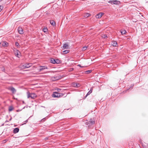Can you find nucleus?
<instances>
[{
  "instance_id": "f257e3e1",
  "label": "nucleus",
  "mask_w": 148,
  "mask_h": 148,
  "mask_svg": "<svg viewBox=\"0 0 148 148\" xmlns=\"http://www.w3.org/2000/svg\"><path fill=\"white\" fill-rule=\"evenodd\" d=\"M27 98H31L32 99H34L37 97L36 95L34 93H30L29 92H27Z\"/></svg>"
},
{
  "instance_id": "f03ea898",
  "label": "nucleus",
  "mask_w": 148,
  "mask_h": 148,
  "mask_svg": "<svg viewBox=\"0 0 148 148\" xmlns=\"http://www.w3.org/2000/svg\"><path fill=\"white\" fill-rule=\"evenodd\" d=\"M61 78V76L57 75H55L54 76L51 77V80L53 81L58 80Z\"/></svg>"
},
{
  "instance_id": "7ed1b4c3",
  "label": "nucleus",
  "mask_w": 148,
  "mask_h": 148,
  "mask_svg": "<svg viewBox=\"0 0 148 148\" xmlns=\"http://www.w3.org/2000/svg\"><path fill=\"white\" fill-rule=\"evenodd\" d=\"M61 93H58L57 92H53V97H59L61 96Z\"/></svg>"
},
{
  "instance_id": "20e7f679",
  "label": "nucleus",
  "mask_w": 148,
  "mask_h": 148,
  "mask_svg": "<svg viewBox=\"0 0 148 148\" xmlns=\"http://www.w3.org/2000/svg\"><path fill=\"white\" fill-rule=\"evenodd\" d=\"M32 64V63H26L23 65V66L24 68H27L31 66Z\"/></svg>"
},
{
  "instance_id": "39448f33",
  "label": "nucleus",
  "mask_w": 148,
  "mask_h": 148,
  "mask_svg": "<svg viewBox=\"0 0 148 148\" xmlns=\"http://www.w3.org/2000/svg\"><path fill=\"white\" fill-rule=\"evenodd\" d=\"M8 89L11 91L12 93L14 94L16 92V90L15 88L12 86L8 88Z\"/></svg>"
},
{
  "instance_id": "423d86ee",
  "label": "nucleus",
  "mask_w": 148,
  "mask_h": 148,
  "mask_svg": "<svg viewBox=\"0 0 148 148\" xmlns=\"http://www.w3.org/2000/svg\"><path fill=\"white\" fill-rule=\"evenodd\" d=\"M9 45L8 43L5 41L2 42L0 43V46H7Z\"/></svg>"
},
{
  "instance_id": "0eeeda50",
  "label": "nucleus",
  "mask_w": 148,
  "mask_h": 148,
  "mask_svg": "<svg viewBox=\"0 0 148 148\" xmlns=\"http://www.w3.org/2000/svg\"><path fill=\"white\" fill-rule=\"evenodd\" d=\"M40 68L39 69V71H42L44 70V69H47V67L46 66H40Z\"/></svg>"
},
{
  "instance_id": "6e6552de",
  "label": "nucleus",
  "mask_w": 148,
  "mask_h": 148,
  "mask_svg": "<svg viewBox=\"0 0 148 148\" xmlns=\"http://www.w3.org/2000/svg\"><path fill=\"white\" fill-rule=\"evenodd\" d=\"M18 32L20 34H23V29L21 27H19L18 28Z\"/></svg>"
},
{
  "instance_id": "1a4fd4ad",
  "label": "nucleus",
  "mask_w": 148,
  "mask_h": 148,
  "mask_svg": "<svg viewBox=\"0 0 148 148\" xmlns=\"http://www.w3.org/2000/svg\"><path fill=\"white\" fill-rule=\"evenodd\" d=\"M104 14V13L102 12H100L99 14H97L96 16L95 17L97 18H100Z\"/></svg>"
},
{
  "instance_id": "9d476101",
  "label": "nucleus",
  "mask_w": 148,
  "mask_h": 148,
  "mask_svg": "<svg viewBox=\"0 0 148 148\" xmlns=\"http://www.w3.org/2000/svg\"><path fill=\"white\" fill-rule=\"evenodd\" d=\"M69 52L70 50L68 49L63 51V52H61V53L62 55H64L69 53Z\"/></svg>"
},
{
  "instance_id": "9b49d317",
  "label": "nucleus",
  "mask_w": 148,
  "mask_h": 148,
  "mask_svg": "<svg viewBox=\"0 0 148 148\" xmlns=\"http://www.w3.org/2000/svg\"><path fill=\"white\" fill-rule=\"evenodd\" d=\"M73 86L74 87L78 88L80 86V85L78 83H73Z\"/></svg>"
},
{
  "instance_id": "f8f14e48",
  "label": "nucleus",
  "mask_w": 148,
  "mask_h": 148,
  "mask_svg": "<svg viewBox=\"0 0 148 148\" xmlns=\"http://www.w3.org/2000/svg\"><path fill=\"white\" fill-rule=\"evenodd\" d=\"M19 129L18 128H16L13 130V133L14 134H16L18 132Z\"/></svg>"
},
{
  "instance_id": "ddd939ff",
  "label": "nucleus",
  "mask_w": 148,
  "mask_h": 148,
  "mask_svg": "<svg viewBox=\"0 0 148 148\" xmlns=\"http://www.w3.org/2000/svg\"><path fill=\"white\" fill-rule=\"evenodd\" d=\"M92 88H90V90L88 92L87 94L86 95V97L88 95L90 94L92 92Z\"/></svg>"
},
{
  "instance_id": "4468645a",
  "label": "nucleus",
  "mask_w": 148,
  "mask_h": 148,
  "mask_svg": "<svg viewBox=\"0 0 148 148\" xmlns=\"http://www.w3.org/2000/svg\"><path fill=\"white\" fill-rule=\"evenodd\" d=\"M120 3V2L116 0H113V4L115 5H118Z\"/></svg>"
},
{
  "instance_id": "2eb2a0df",
  "label": "nucleus",
  "mask_w": 148,
  "mask_h": 148,
  "mask_svg": "<svg viewBox=\"0 0 148 148\" xmlns=\"http://www.w3.org/2000/svg\"><path fill=\"white\" fill-rule=\"evenodd\" d=\"M50 62L51 63L55 64H56V60L54 59L53 58H51L50 59Z\"/></svg>"
},
{
  "instance_id": "dca6fc26",
  "label": "nucleus",
  "mask_w": 148,
  "mask_h": 148,
  "mask_svg": "<svg viewBox=\"0 0 148 148\" xmlns=\"http://www.w3.org/2000/svg\"><path fill=\"white\" fill-rule=\"evenodd\" d=\"M68 47H61L62 49H61V51H62V52H63V51L69 49Z\"/></svg>"
},
{
  "instance_id": "f3484780",
  "label": "nucleus",
  "mask_w": 148,
  "mask_h": 148,
  "mask_svg": "<svg viewBox=\"0 0 148 148\" xmlns=\"http://www.w3.org/2000/svg\"><path fill=\"white\" fill-rule=\"evenodd\" d=\"M19 53L20 52L18 51L17 50L14 53L16 56L18 58V55Z\"/></svg>"
},
{
  "instance_id": "a211bd4d",
  "label": "nucleus",
  "mask_w": 148,
  "mask_h": 148,
  "mask_svg": "<svg viewBox=\"0 0 148 148\" xmlns=\"http://www.w3.org/2000/svg\"><path fill=\"white\" fill-rule=\"evenodd\" d=\"M89 123L91 125H93L95 124V121H93L92 119H90V120L89 121Z\"/></svg>"
},
{
  "instance_id": "6ab92c4d",
  "label": "nucleus",
  "mask_w": 148,
  "mask_h": 148,
  "mask_svg": "<svg viewBox=\"0 0 148 148\" xmlns=\"http://www.w3.org/2000/svg\"><path fill=\"white\" fill-rule=\"evenodd\" d=\"M117 44V42L116 41H114L112 42V46H116V45Z\"/></svg>"
},
{
  "instance_id": "aec40b11",
  "label": "nucleus",
  "mask_w": 148,
  "mask_h": 148,
  "mask_svg": "<svg viewBox=\"0 0 148 148\" xmlns=\"http://www.w3.org/2000/svg\"><path fill=\"white\" fill-rule=\"evenodd\" d=\"M14 109V108L12 106H10L9 107V111L10 112L12 111Z\"/></svg>"
},
{
  "instance_id": "412c9836",
  "label": "nucleus",
  "mask_w": 148,
  "mask_h": 148,
  "mask_svg": "<svg viewBox=\"0 0 148 148\" xmlns=\"http://www.w3.org/2000/svg\"><path fill=\"white\" fill-rule=\"evenodd\" d=\"M120 32L121 33L122 35H123L126 33V32L125 30H123L122 31H121Z\"/></svg>"
},
{
  "instance_id": "4be33fe9",
  "label": "nucleus",
  "mask_w": 148,
  "mask_h": 148,
  "mask_svg": "<svg viewBox=\"0 0 148 148\" xmlns=\"http://www.w3.org/2000/svg\"><path fill=\"white\" fill-rule=\"evenodd\" d=\"M92 71L91 70H88V71H85L84 72H85V73H86V74H89L90 73H91V72Z\"/></svg>"
},
{
  "instance_id": "5701e85b",
  "label": "nucleus",
  "mask_w": 148,
  "mask_h": 148,
  "mask_svg": "<svg viewBox=\"0 0 148 148\" xmlns=\"http://www.w3.org/2000/svg\"><path fill=\"white\" fill-rule=\"evenodd\" d=\"M50 23L52 25H54L55 24V23L53 21H50Z\"/></svg>"
},
{
  "instance_id": "b1692460",
  "label": "nucleus",
  "mask_w": 148,
  "mask_h": 148,
  "mask_svg": "<svg viewBox=\"0 0 148 148\" xmlns=\"http://www.w3.org/2000/svg\"><path fill=\"white\" fill-rule=\"evenodd\" d=\"M101 37L102 38H103L104 39H106V38L107 37V35L106 34H103L101 36Z\"/></svg>"
},
{
  "instance_id": "393cba45",
  "label": "nucleus",
  "mask_w": 148,
  "mask_h": 148,
  "mask_svg": "<svg viewBox=\"0 0 148 148\" xmlns=\"http://www.w3.org/2000/svg\"><path fill=\"white\" fill-rule=\"evenodd\" d=\"M83 47L82 48V51H84L86 49H87V47Z\"/></svg>"
},
{
  "instance_id": "a878e982",
  "label": "nucleus",
  "mask_w": 148,
  "mask_h": 148,
  "mask_svg": "<svg viewBox=\"0 0 148 148\" xmlns=\"http://www.w3.org/2000/svg\"><path fill=\"white\" fill-rule=\"evenodd\" d=\"M90 16V14L89 13H86V15L84 16L85 18H87Z\"/></svg>"
},
{
  "instance_id": "bb28decb",
  "label": "nucleus",
  "mask_w": 148,
  "mask_h": 148,
  "mask_svg": "<svg viewBox=\"0 0 148 148\" xmlns=\"http://www.w3.org/2000/svg\"><path fill=\"white\" fill-rule=\"evenodd\" d=\"M56 64H59L60 62V60H56Z\"/></svg>"
},
{
  "instance_id": "cd10ccee",
  "label": "nucleus",
  "mask_w": 148,
  "mask_h": 148,
  "mask_svg": "<svg viewBox=\"0 0 148 148\" xmlns=\"http://www.w3.org/2000/svg\"><path fill=\"white\" fill-rule=\"evenodd\" d=\"M69 46V45L67 43H65L64 44L63 46Z\"/></svg>"
},
{
  "instance_id": "c85d7f7f",
  "label": "nucleus",
  "mask_w": 148,
  "mask_h": 148,
  "mask_svg": "<svg viewBox=\"0 0 148 148\" xmlns=\"http://www.w3.org/2000/svg\"><path fill=\"white\" fill-rule=\"evenodd\" d=\"M3 7L2 6L0 5V12L1 11V10L3 9Z\"/></svg>"
},
{
  "instance_id": "c756f323",
  "label": "nucleus",
  "mask_w": 148,
  "mask_h": 148,
  "mask_svg": "<svg viewBox=\"0 0 148 148\" xmlns=\"http://www.w3.org/2000/svg\"><path fill=\"white\" fill-rule=\"evenodd\" d=\"M47 29L45 28L43 29V31L44 32H47Z\"/></svg>"
},
{
  "instance_id": "7c9ffc66",
  "label": "nucleus",
  "mask_w": 148,
  "mask_h": 148,
  "mask_svg": "<svg viewBox=\"0 0 148 148\" xmlns=\"http://www.w3.org/2000/svg\"><path fill=\"white\" fill-rule=\"evenodd\" d=\"M27 121H28V120H26L24 122V123H23L22 125H23L24 124H25L27 123Z\"/></svg>"
},
{
  "instance_id": "2f4dec72",
  "label": "nucleus",
  "mask_w": 148,
  "mask_h": 148,
  "mask_svg": "<svg viewBox=\"0 0 148 148\" xmlns=\"http://www.w3.org/2000/svg\"><path fill=\"white\" fill-rule=\"evenodd\" d=\"M108 2L109 3H111V4H113V0L112 1H109Z\"/></svg>"
},
{
  "instance_id": "473e14b6",
  "label": "nucleus",
  "mask_w": 148,
  "mask_h": 148,
  "mask_svg": "<svg viewBox=\"0 0 148 148\" xmlns=\"http://www.w3.org/2000/svg\"><path fill=\"white\" fill-rule=\"evenodd\" d=\"M46 119V118L45 117V118H44L43 119H41V121H42V122H43V121H44Z\"/></svg>"
},
{
  "instance_id": "72a5a7b5",
  "label": "nucleus",
  "mask_w": 148,
  "mask_h": 148,
  "mask_svg": "<svg viewBox=\"0 0 148 148\" xmlns=\"http://www.w3.org/2000/svg\"><path fill=\"white\" fill-rule=\"evenodd\" d=\"M16 46H18L19 45V43L18 42H16L15 43Z\"/></svg>"
},
{
  "instance_id": "f704fd0d",
  "label": "nucleus",
  "mask_w": 148,
  "mask_h": 148,
  "mask_svg": "<svg viewBox=\"0 0 148 148\" xmlns=\"http://www.w3.org/2000/svg\"><path fill=\"white\" fill-rule=\"evenodd\" d=\"M133 86H134V85H133V84H131V85H130V88H131L132 87H133ZM129 89H130V88H129L128 89H127V90H128Z\"/></svg>"
},
{
  "instance_id": "c9c22d12",
  "label": "nucleus",
  "mask_w": 148,
  "mask_h": 148,
  "mask_svg": "<svg viewBox=\"0 0 148 148\" xmlns=\"http://www.w3.org/2000/svg\"><path fill=\"white\" fill-rule=\"evenodd\" d=\"M78 66H79V67H84V66H82L80 64H78Z\"/></svg>"
},
{
  "instance_id": "e433bc0d",
  "label": "nucleus",
  "mask_w": 148,
  "mask_h": 148,
  "mask_svg": "<svg viewBox=\"0 0 148 148\" xmlns=\"http://www.w3.org/2000/svg\"><path fill=\"white\" fill-rule=\"evenodd\" d=\"M73 69H74L73 68H71L70 69V71H72L73 70Z\"/></svg>"
},
{
  "instance_id": "4c0bfd02",
  "label": "nucleus",
  "mask_w": 148,
  "mask_h": 148,
  "mask_svg": "<svg viewBox=\"0 0 148 148\" xmlns=\"http://www.w3.org/2000/svg\"><path fill=\"white\" fill-rule=\"evenodd\" d=\"M45 140H47L48 139V138H45Z\"/></svg>"
},
{
  "instance_id": "58836bf2",
  "label": "nucleus",
  "mask_w": 148,
  "mask_h": 148,
  "mask_svg": "<svg viewBox=\"0 0 148 148\" xmlns=\"http://www.w3.org/2000/svg\"><path fill=\"white\" fill-rule=\"evenodd\" d=\"M19 111H20L19 110H17V112H18ZM20 111H21V110H20Z\"/></svg>"
},
{
  "instance_id": "ea45409f",
  "label": "nucleus",
  "mask_w": 148,
  "mask_h": 148,
  "mask_svg": "<svg viewBox=\"0 0 148 148\" xmlns=\"http://www.w3.org/2000/svg\"><path fill=\"white\" fill-rule=\"evenodd\" d=\"M11 119H11H11H10L9 121H10L11 120Z\"/></svg>"
},
{
  "instance_id": "a19ab883",
  "label": "nucleus",
  "mask_w": 148,
  "mask_h": 148,
  "mask_svg": "<svg viewBox=\"0 0 148 148\" xmlns=\"http://www.w3.org/2000/svg\"><path fill=\"white\" fill-rule=\"evenodd\" d=\"M25 108V107H24V108H23V109H24Z\"/></svg>"
}]
</instances>
